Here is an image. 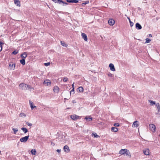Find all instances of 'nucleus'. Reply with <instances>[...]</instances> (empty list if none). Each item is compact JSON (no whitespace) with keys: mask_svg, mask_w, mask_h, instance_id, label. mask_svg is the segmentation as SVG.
<instances>
[{"mask_svg":"<svg viewBox=\"0 0 160 160\" xmlns=\"http://www.w3.org/2000/svg\"><path fill=\"white\" fill-rule=\"evenodd\" d=\"M72 102L73 103H76V101L75 100H74L72 101Z\"/></svg>","mask_w":160,"mask_h":160,"instance_id":"nucleus-48","label":"nucleus"},{"mask_svg":"<svg viewBox=\"0 0 160 160\" xmlns=\"http://www.w3.org/2000/svg\"><path fill=\"white\" fill-rule=\"evenodd\" d=\"M55 3H57L59 4H61V2H63V1L62 0H52Z\"/></svg>","mask_w":160,"mask_h":160,"instance_id":"nucleus-21","label":"nucleus"},{"mask_svg":"<svg viewBox=\"0 0 160 160\" xmlns=\"http://www.w3.org/2000/svg\"><path fill=\"white\" fill-rule=\"evenodd\" d=\"M125 155H126L127 156H130V153L128 150L127 149L126 150Z\"/></svg>","mask_w":160,"mask_h":160,"instance_id":"nucleus-26","label":"nucleus"},{"mask_svg":"<svg viewBox=\"0 0 160 160\" xmlns=\"http://www.w3.org/2000/svg\"><path fill=\"white\" fill-rule=\"evenodd\" d=\"M108 76L110 77H112V75L111 73L109 72L108 73Z\"/></svg>","mask_w":160,"mask_h":160,"instance_id":"nucleus-45","label":"nucleus"},{"mask_svg":"<svg viewBox=\"0 0 160 160\" xmlns=\"http://www.w3.org/2000/svg\"><path fill=\"white\" fill-rule=\"evenodd\" d=\"M61 44L63 46L66 47L67 45L63 41H61Z\"/></svg>","mask_w":160,"mask_h":160,"instance_id":"nucleus-33","label":"nucleus"},{"mask_svg":"<svg viewBox=\"0 0 160 160\" xmlns=\"http://www.w3.org/2000/svg\"><path fill=\"white\" fill-rule=\"evenodd\" d=\"M27 55L26 52H24L21 55V57L22 58L25 59L27 57Z\"/></svg>","mask_w":160,"mask_h":160,"instance_id":"nucleus-16","label":"nucleus"},{"mask_svg":"<svg viewBox=\"0 0 160 160\" xmlns=\"http://www.w3.org/2000/svg\"><path fill=\"white\" fill-rule=\"evenodd\" d=\"M31 152L33 155H35L36 154V151L35 149H32L31 151Z\"/></svg>","mask_w":160,"mask_h":160,"instance_id":"nucleus-24","label":"nucleus"},{"mask_svg":"<svg viewBox=\"0 0 160 160\" xmlns=\"http://www.w3.org/2000/svg\"><path fill=\"white\" fill-rule=\"evenodd\" d=\"M61 3H62L65 4V5H67L68 4V3L66 2H64V1H63V2H61Z\"/></svg>","mask_w":160,"mask_h":160,"instance_id":"nucleus-46","label":"nucleus"},{"mask_svg":"<svg viewBox=\"0 0 160 160\" xmlns=\"http://www.w3.org/2000/svg\"><path fill=\"white\" fill-rule=\"evenodd\" d=\"M78 91L80 92H82L83 91V89L82 87H80L78 88Z\"/></svg>","mask_w":160,"mask_h":160,"instance_id":"nucleus-28","label":"nucleus"},{"mask_svg":"<svg viewBox=\"0 0 160 160\" xmlns=\"http://www.w3.org/2000/svg\"><path fill=\"white\" fill-rule=\"evenodd\" d=\"M63 149L66 152H69L70 151L68 145H65L63 147Z\"/></svg>","mask_w":160,"mask_h":160,"instance_id":"nucleus-9","label":"nucleus"},{"mask_svg":"<svg viewBox=\"0 0 160 160\" xmlns=\"http://www.w3.org/2000/svg\"><path fill=\"white\" fill-rule=\"evenodd\" d=\"M108 23L110 25H113L115 23L114 21L112 19H111L108 21Z\"/></svg>","mask_w":160,"mask_h":160,"instance_id":"nucleus-12","label":"nucleus"},{"mask_svg":"<svg viewBox=\"0 0 160 160\" xmlns=\"http://www.w3.org/2000/svg\"><path fill=\"white\" fill-rule=\"evenodd\" d=\"M43 84L46 86H49L51 85V83L49 80L47 79L44 81Z\"/></svg>","mask_w":160,"mask_h":160,"instance_id":"nucleus-4","label":"nucleus"},{"mask_svg":"<svg viewBox=\"0 0 160 160\" xmlns=\"http://www.w3.org/2000/svg\"><path fill=\"white\" fill-rule=\"evenodd\" d=\"M66 100H67V99L66 98H64V101L65 102Z\"/></svg>","mask_w":160,"mask_h":160,"instance_id":"nucleus-52","label":"nucleus"},{"mask_svg":"<svg viewBox=\"0 0 160 160\" xmlns=\"http://www.w3.org/2000/svg\"><path fill=\"white\" fill-rule=\"evenodd\" d=\"M149 150L148 149H147L143 150V153L145 155H148L149 154Z\"/></svg>","mask_w":160,"mask_h":160,"instance_id":"nucleus-15","label":"nucleus"},{"mask_svg":"<svg viewBox=\"0 0 160 160\" xmlns=\"http://www.w3.org/2000/svg\"><path fill=\"white\" fill-rule=\"evenodd\" d=\"M29 103H30V107L32 110L34 108L36 107L35 106H33V102H31L30 101H29Z\"/></svg>","mask_w":160,"mask_h":160,"instance_id":"nucleus-19","label":"nucleus"},{"mask_svg":"<svg viewBox=\"0 0 160 160\" xmlns=\"http://www.w3.org/2000/svg\"><path fill=\"white\" fill-rule=\"evenodd\" d=\"M12 130L13 131V133L14 134H16L18 131V129L15 128H13Z\"/></svg>","mask_w":160,"mask_h":160,"instance_id":"nucleus-31","label":"nucleus"},{"mask_svg":"<svg viewBox=\"0 0 160 160\" xmlns=\"http://www.w3.org/2000/svg\"><path fill=\"white\" fill-rule=\"evenodd\" d=\"M109 67L110 68V70L111 71H114L115 70L114 66L113 64L110 63L109 65Z\"/></svg>","mask_w":160,"mask_h":160,"instance_id":"nucleus-8","label":"nucleus"},{"mask_svg":"<svg viewBox=\"0 0 160 160\" xmlns=\"http://www.w3.org/2000/svg\"><path fill=\"white\" fill-rule=\"evenodd\" d=\"M151 41V40L148 38H147L146 39V43H148L150 42Z\"/></svg>","mask_w":160,"mask_h":160,"instance_id":"nucleus-34","label":"nucleus"},{"mask_svg":"<svg viewBox=\"0 0 160 160\" xmlns=\"http://www.w3.org/2000/svg\"><path fill=\"white\" fill-rule=\"evenodd\" d=\"M93 135L94 137L98 138V137H99L98 135L96 133H95L93 134Z\"/></svg>","mask_w":160,"mask_h":160,"instance_id":"nucleus-41","label":"nucleus"},{"mask_svg":"<svg viewBox=\"0 0 160 160\" xmlns=\"http://www.w3.org/2000/svg\"><path fill=\"white\" fill-rule=\"evenodd\" d=\"M71 118L74 120H76L77 119H78L79 116L78 115H77L75 114L72 115L71 116H70Z\"/></svg>","mask_w":160,"mask_h":160,"instance_id":"nucleus-6","label":"nucleus"},{"mask_svg":"<svg viewBox=\"0 0 160 160\" xmlns=\"http://www.w3.org/2000/svg\"><path fill=\"white\" fill-rule=\"evenodd\" d=\"M27 84L25 83H21L19 85V87L20 89L23 90H27Z\"/></svg>","mask_w":160,"mask_h":160,"instance_id":"nucleus-1","label":"nucleus"},{"mask_svg":"<svg viewBox=\"0 0 160 160\" xmlns=\"http://www.w3.org/2000/svg\"><path fill=\"white\" fill-rule=\"evenodd\" d=\"M29 137V136L28 135L27 136H26L20 139V141L21 142H25L27 141V140L28 139Z\"/></svg>","mask_w":160,"mask_h":160,"instance_id":"nucleus-2","label":"nucleus"},{"mask_svg":"<svg viewBox=\"0 0 160 160\" xmlns=\"http://www.w3.org/2000/svg\"><path fill=\"white\" fill-rule=\"evenodd\" d=\"M149 101L150 102L151 105H154L155 104V101H153L151 100H149Z\"/></svg>","mask_w":160,"mask_h":160,"instance_id":"nucleus-30","label":"nucleus"},{"mask_svg":"<svg viewBox=\"0 0 160 160\" xmlns=\"http://www.w3.org/2000/svg\"><path fill=\"white\" fill-rule=\"evenodd\" d=\"M20 63L23 65H24L25 64V59L23 58L20 60Z\"/></svg>","mask_w":160,"mask_h":160,"instance_id":"nucleus-23","label":"nucleus"},{"mask_svg":"<svg viewBox=\"0 0 160 160\" xmlns=\"http://www.w3.org/2000/svg\"><path fill=\"white\" fill-rule=\"evenodd\" d=\"M73 0H66L67 2L69 3H73Z\"/></svg>","mask_w":160,"mask_h":160,"instance_id":"nucleus-40","label":"nucleus"},{"mask_svg":"<svg viewBox=\"0 0 160 160\" xmlns=\"http://www.w3.org/2000/svg\"><path fill=\"white\" fill-rule=\"evenodd\" d=\"M21 129L22 130L24 133H26L28 132V129L25 128H22Z\"/></svg>","mask_w":160,"mask_h":160,"instance_id":"nucleus-20","label":"nucleus"},{"mask_svg":"<svg viewBox=\"0 0 160 160\" xmlns=\"http://www.w3.org/2000/svg\"><path fill=\"white\" fill-rule=\"evenodd\" d=\"M59 90V88L58 86H56L54 87L53 90V91L55 93H58V92Z\"/></svg>","mask_w":160,"mask_h":160,"instance_id":"nucleus-10","label":"nucleus"},{"mask_svg":"<svg viewBox=\"0 0 160 160\" xmlns=\"http://www.w3.org/2000/svg\"><path fill=\"white\" fill-rule=\"evenodd\" d=\"M18 53V51L16 50H14L13 51L12 53V54L15 55L17 54Z\"/></svg>","mask_w":160,"mask_h":160,"instance_id":"nucleus-32","label":"nucleus"},{"mask_svg":"<svg viewBox=\"0 0 160 160\" xmlns=\"http://www.w3.org/2000/svg\"><path fill=\"white\" fill-rule=\"evenodd\" d=\"M2 43L0 42V52L2 50Z\"/></svg>","mask_w":160,"mask_h":160,"instance_id":"nucleus-35","label":"nucleus"},{"mask_svg":"<svg viewBox=\"0 0 160 160\" xmlns=\"http://www.w3.org/2000/svg\"><path fill=\"white\" fill-rule=\"evenodd\" d=\"M8 67L9 69L11 70H14L15 69V64H10L9 65Z\"/></svg>","mask_w":160,"mask_h":160,"instance_id":"nucleus-5","label":"nucleus"},{"mask_svg":"<svg viewBox=\"0 0 160 160\" xmlns=\"http://www.w3.org/2000/svg\"><path fill=\"white\" fill-rule=\"evenodd\" d=\"M149 36L150 37H152V34H149Z\"/></svg>","mask_w":160,"mask_h":160,"instance_id":"nucleus-53","label":"nucleus"},{"mask_svg":"<svg viewBox=\"0 0 160 160\" xmlns=\"http://www.w3.org/2000/svg\"><path fill=\"white\" fill-rule=\"evenodd\" d=\"M51 145L54 146V145H55V144L53 142H51Z\"/></svg>","mask_w":160,"mask_h":160,"instance_id":"nucleus-51","label":"nucleus"},{"mask_svg":"<svg viewBox=\"0 0 160 160\" xmlns=\"http://www.w3.org/2000/svg\"><path fill=\"white\" fill-rule=\"evenodd\" d=\"M128 20L129 21L130 26L131 27H132L133 25V24H134L131 21L129 18L128 17Z\"/></svg>","mask_w":160,"mask_h":160,"instance_id":"nucleus-29","label":"nucleus"},{"mask_svg":"<svg viewBox=\"0 0 160 160\" xmlns=\"http://www.w3.org/2000/svg\"><path fill=\"white\" fill-rule=\"evenodd\" d=\"M156 106L157 107L158 112L160 111V105L158 103H157L156 104Z\"/></svg>","mask_w":160,"mask_h":160,"instance_id":"nucleus-22","label":"nucleus"},{"mask_svg":"<svg viewBox=\"0 0 160 160\" xmlns=\"http://www.w3.org/2000/svg\"><path fill=\"white\" fill-rule=\"evenodd\" d=\"M113 125L115 127H118L119 126V123H114V124Z\"/></svg>","mask_w":160,"mask_h":160,"instance_id":"nucleus-38","label":"nucleus"},{"mask_svg":"<svg viewBox=\"0 0 160 160\" xmlns=\"http://www.w3.org/2000/svg\"><path fill=\"white\" fill-rule=\"evenodd\" d=\"M89 3V1H86L85 2L82 3V5H86L87 4H88Z\"/></svg>","mask_w":160,"mask_h":160,"instance_id":"nucleus-43","label":"nucleus"},{"mask_svg":"<svg viewBox=\"0 0 160 160\" xmlns=\"http://www.w3.org/2000/svg\"><path fill=\"white\" fill-rule=\"evenodd\" d=\"M78 2H79V1L78 0H73V3H77Z\"/></svg>","mask_w":160,"mask_h":160,"instance_id":"nucleus-44","label":"nucleus"},{"mask_svg":"<svg viewBox=\"0 0 160 160\" xmlns=\"http://www.w3.org/2000/svg\"><path fill=\"white\" fill-rule=\"evenodd\" d=\"M74 82L72 84V87L73 88H74Z\"/></svg>","mask_w":160,"mask_h":160,"instance_id":"nucleus-50","label":"nucleus"},{"mask_svg":"<svg viewBox=\"0 0 160 160\" xmlns=\"http://www.w3.org/2000/svg\"><path fill=\"white\" fill-rule=\"evenodd\" d=\"M27 88H28L29 89H30V91H33L34 90L33 88L30 85H27Z\"/></svg>","mask_w":160,"mask_h":160,"instance_id":"nucleus-25","label":"nucleus"},{"mask_svg":"<svg viewBox=\"0 0 160 160\" xmlns=\"http://www.w3.org/2000/svg\"><path fill=\"white\" fill-rule=\"evenodd\" d=\"M26 124L29 126H31L32 125V124L31 123L28 122H26Z\"/></svg>","mask_w":160,"mask_h":160,"instance_id":"nucleus-39","label":"nucleus"},{"mask_svg":"<svg viewBox=\"0 0 160 160\" xmlns=\"http://www.w3.org/2000/svg\"><path fill=\"white\" fill-rule=\"evenodd\" d=\"M14 3L16 4L17 6H20V2L18 0H14Z\"/></svg>","mask_w":160,"mask_h":160,"instance_id":"nucleus-17","label":"nucleus"},{"mask_svg":"<svg viewBox=\"0 0 160 160\" xmlns=\"http://www.w3.org/2000/svg\"><path fill=\"white\" fill-rule=\"evenodd\" d=\"M82 36L85 41H87V36L85 33H82Z\"/></svg>","mask_w":160,"mask_h":160,"instance_id":"nucleus-14","label":"nucleus"},{"mask_svg":"<svg viewBox=\"0 0 160 160\" xmlns=\"http://www.w3.org/2000/svg\"><path fill=\"white\" fill-rule=\"evenodd\" d=\"M111 130L112 132H116L118 131V128L116 127H112Z\"/></svg>","mask_w":160,"mask_h":160,"instance_id":"nucleus-18","label":"nucleus"},{"mask_svg":"<svg viewBox=\"0 0 160 160\" xmlns=\"http://www.w3.org/2000/svg\"><path fill=\"white\" fill-rule=\"evenodd\" d=\"M136 28L137 29H141L142 28V26L141 25L138 23H137L135 25Z\"/></svg>","mask_w":160,"mask_h":160,"instance_id":"nucleus-11","label":"nucleus"},{"mask_svg":"<svg viewBox=\"0 0 160 160\" xmlns=\"http://www.w3.org/2000/svg\"><path fill=\"white\" fill-rule=\"evenodd\" d=\"M68 80V78L67 77H65L63 79V81L64 82H66Z\"/></svg>","mask_w":160,"mask_h":160,"instance_id":"nucleus-37","label":"nucleus"},{"mask_svg":"<svg viewBox=\"0 0 160 160\" xmlns=\"http://www.w3.org/2000/svg\"><path fill=\"white\" fill-rule=\"evenodd\" d=\"M61 151V150L60 149H57V152H60Z\"/></svg>","mask_w":160,"mask_h":160,"instance_id":"nucleus-47","label":"nucleus"},{"mask_svg":"<svg viewBox=\"0 0 160 160\" xmlns=\"http://www.w3.org/2000/svg\"><path fill=\"white\" fill-rule=\"evenodd\" d=\"M74 88H73L70 92V94H74Z\"/></svg>","mask_w":160,"mask_h":160,"instance_id":"nucleus-36","label":"nucleus"},{"mask_svg":"<svg viewBox=\"0 0 160 160\" xmlns=\"http://www.w3.org/2000/svg\"><path fill=\"white\" fill-rule=\"evenodd\" d=\"M87 121L89 122L92 120V118L86 117L85 118Z\"/></svg>","mask_w":160,"mask_h":160,"instance_id":"nucleus-27","label":"nucleus"},{"mask_svg":"<svg viewBox=\"0 0 160 160\" xmlns=\"http://www.w3.org/2000/svg\"><path fill=\"white\" fill-rule=\"evenodd\" d=\"M20 115H21V116H22V115H23V116H26L25 115H24V113H21L20 114Z\"/></svg>","mask_w":160,"mask_h":160,"instance_id":"nucleus-49","label":"nucleus"},{"mask_svg":"<svg viewBox=\"0 0 160 160\" xmlns=\"http://www.w3.org/2000/svg\"><path fill=\"white\" fill-rule=\"evenodd\" d=\"M126 149H122L119 151V154L121 155H125V152Z\"/></svg>","mask_w":160,"mask_h":160,"instance_id":"nucleus-13","label":"nucleus"},{"mask_svg":"<svg viewBox=\"0 0 160 160\" xmlns=\"http://www.w3.org/2000/svg\"><path fill=\"white\" fill-rule=\"evenodd\" d=\"M139 126V122L138 121H134L132 124V127H138Z\"/></svg>","mask_w":160,"mask_h":160,"instance_id":"nucleus-7","label":"nucleus"},{"mask_svg":"<svg viewBox=\"0 0 160 160\" xmlns=\"http://www.w3.org/2000/svg\"><path fill=\"white\" fill-rule=\"evenodd\" d=\"M50 64V62H47V63H44V65L46 66H49Z\"/></svg>","mask_w":160,"mask_h":160,"instance_id":"nucleus-42","label":"nucleus"},{"mask_svg":"<svg viewBox=\"0 0 160 160\" xmlns=\"http://www.w3.org/2000/svg\"><path fill=\"white\" fill-rule=\"evenodd\" d=\"M150 129L152 132H154L155 131L156 127L153 124H150L149 125Z\"/></svg>","mask_w":160,"mask_h":160,"instance_id":"nucleus-3","label":"nucleus"}]
</instances>
